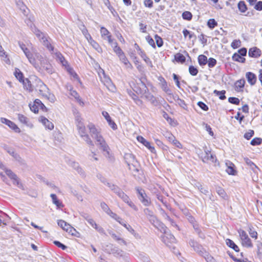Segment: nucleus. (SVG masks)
Segmentation results:
<instances>
[{"instance_id":"f257e3e1","label":"nucleus","mask_w":262,"mask_h":262,"mask_svg":"<svg viewBox=\"0 0 262 262\" xmlns=\"http://www.w3.org/2000/svg\"><path fill=\"white\" fill-rule=\"evenodd\" d=\"M87 126L91 137L98 142V145L100 146V147L104 152V155L106 157L110 158V148L102 137L99 129L97 128L92 123H89Z\"/></svg>"},{"instance_id":"f03ea898","label":"nucleus","mask_w":262,"mask_h":262,"mask_svg":"<svg viewBox=\"0 0 262 262\" xmlns=\"http://www.w3.org/2000/svg\"><path fill=\"white\" fill-rule=\"evenodd\" d=\"M35 56L36 60L35 64H33V66L40 72L52 73L53 72L52 67L47 59L38 53H36Z\"/></svg>"},{"instance_id":"7ed1b4c3","label":"nucleus","mask_w":262,"mask_h":262,"mask_svg":"<svg viewBox=\"0 0 262 262\" xmlns=\"http://www.w3.org/2000/svg\"><path fill=\"white\" fill-rule=\"evenodd\" d=\"M106 185L110 189L116 194L122 200L127 204V205L134 210L137 209L136 205L130 200L128 195H127L118 186L111 183H106Z\"/></svg>"},{"instance_id":"20e7f679","label":"nucleus","mask_w":262,"mask_h":262,"mask_svg":"<svg viewBox=\"0 0 262 262\" xmlns=\"http://www.w3.org/2000/svg\"><path fill=\"white\" fill-rule=\"evenodd\" d=\"M56 59L62 64V65L65 67L69 74L71 77H73V80H78L79 79L77 74L75 72L72 68L69 67L68 64V62L65 60L64 57L60 53L57 52L55 53Z\"/></svg>"},{"instance_id":"39448f33","label":"nucleus","mask_w":262,"mask_h":262,"mask_svg":"<svg viewBox=\"0 0 262 262\" xmlns=\"http://www.w3.org/2000/svg\"><path fill=\"white\" fill-rule=\"evenodd\" d=\"M78 134L85 141L86 144L90 146L94 147V144L92 140L91 139L89 135L86 133L85 127L83 124H79L76 125Z\"/></svg>"},{"instance_id":"423d86ee","label":"nucleus","mask_w":262,"mask_h":262,"mask_svg":"<svg viewBox=\"0 0 262 262\" xmlns=\"http://www.w3.org/2000/svg\"><path fill=\"white\" fill-rule=\"evenodd\" d=\"M33 31L40 41L48 48L49 51H53V47L50 44L49 41L48 40L47 37L43 33L40 32V31L36 28H34L33 29Z\"/></svg>"},{"instance_id":"0eeeda50","label":"nucleus","mask_w":262,"mask_h":262,"mask_svg":"<svg viewBox=\"0 0 262 262\" xmlns=\"http://www.w3.org/2000/svg\"><path fill=\"white\" fill-rule=\"evenodd\" d=\"M161 232L164 233V235L161 236L162 241L166 245L168 246L169 244L174 243L176 242L174 236L170 232L167 231V228L165 226V229H160L159 230Z\"/></svg>"},{"instance_id":"6e6552de","label":"nucleus","mask_w":262,"mask_h":262,"mask_svg":"<svg viewBox=\"0 0 262 262\" xmlns=\"http://www.w3.org/2000/svg\"><path fill=\"white\" fill-rule=\"evenodd\" d=\"M130 86L134 92L141 96L148 90L145 83H132Z\"/></svg>"},{"instance_id":"1a4fd4ad","label":"nucleus","mask_w":262,"mask_h":262,"mask_svg":"<svg viewBox=\"0 0 262 262\" xmlns=\"http://www.w3.org/2000/svg\"><path fill=\"white\" fill-rule=\"evenodd\" d=\"M136 190L138 193V197L142 203L145 206H149L151 202L145 192L144 190L139 187H136Z\"/></svg>"},{"instance_id":"9d476101","label":"nucleus","mask_w":262,"mask_h":262,"mask_svg":"<svg viewBox=\"0 0 262 262\" xmlns=\"http://www.w3.org/2000/svg\"><path fill=\"white\" fill-rule=\"evenodd\" d=\"M189 244L199 255L203 257L205 254H207L206 250L194 239H190Z\"/></svg>"},{"instance_id":"9b49d317","label":"nucleus","mask_w":262,"mask_h":262,"mask_svg":"<svg viewBox=\"0 0 262 262\" xmlns=\"http://www.w3.org/2000/svg\"><path fill=\"white\" fill-rule=\"evenodd\" d=\"M238 233L243 246L247 248H252L253 247V244L246 232L244 230H240L238 231Z\"/></svg>"},{"instance_id":"f8f14e48","label":"nucleus","mask_w":262,"mask_h":262,"mask_svg":"<svg viewBox=\"0 0 262 262\" xmlns=\"http://www.w3.org/2000/svg\"><path fill=\"white\" fill-rule=\"evenodd\" d=\"M19 45L20 48L21 49V50L23 51L24 53H25L26 56L28 59L29 62L33 65L35 64V61L36 60V57L35 56V54L36 53H34V54H32L30 53L29 49H27L25 45L23 43H19Z\"/></svg>"},{"instance_id":"ddd939ff","label":"nucleus","mask_w":262,"mask_h":262,"mask_svg":"<svg viewBox=\"0 0 262 262\" xmlns=\"http://www.w3.org/2000/svg\"><path fill=\"white\" fill-rule=\"evenodd\" d=\"M68 164L73 167L75 170L77 171L78 174H79L82 178L86 177V174L83 169L80 167L79 164L74 161L70 160Z\"/></svg>"},{"instance_id":"4468645a","label":"nucleus","mask_w":262,"mask_h":262,"mask_svg":"<svg viewBox=\"0 0 262 262\" xmlns=\"http://www.w3.org/2000/svg\"><path fill=\"white\" fill-rule=\"evenodd\" d=\"M149 221L152 224L154 227L160 230V229H165V226L159 221L156 216L153 214L150 217L147 218Z\"/></svg>"},{"instance_id":"2eb2a0df","label":"nucleus","mask_w":262,"mask_h":262,"mask_svg":"<svg viewBox=\"0 0 262 262\" xmlns=\"http://www.w3.org/2000/svg\"><path fill=\"white\" fill-rule=\"evenodd\" d=\"M205 155L202 158V161L204 162H208V161L214 162L216 161V159L215 156L211 154L210 151H209V150H207V149L206 148L205 149Z\"/></svg>"},{"instance_id":"dca6fc26","label":"nucleus","mask_w":262,"mask_h":262,"mask_svg":"<svg viewBox=\"0 0 262 262\" xmlns=\"http://www.w3.org/2000/svg\"><path fill=\"white\" fill-rule=\"evenodd\" d=\"M137 140L146 147L152 153H156V149L154 146L150 145L149 142L147 141L142 136H138Z\"/></svg>"},{"instance_id":"f3484780","label":"nucleus","mask_w":262,"mask_h":262,"mask_svg":"<svg viewBox=\"0 0 262 262\" xmlns=\"http://www.w3.org/2000/svg\"><path fill=\"white\" fill-rule=\"evenodd\" d=\"M124 159L127 163L129 169H132L130 165H134L137 163L135 157L131 154H126L124 156Z\"/></svg>"},{"instance_id":"a211bd4d","label":"nucleus","mask_w":262,"mask_h":262,"mask_svg":"<svg viewBox=\"0 0 262 262\" xmlns=\"http://www.w3.org/2000/svg\"><path fill=\"white\" fill-rule=\"evenodd\" d=\"M102 115L106 120L108 124L110 127L114 130H116L117 128V126L114 121L111 119L108 113L107 112L103 111L102 113Z\"/></svg>"},{"instance_id":"6ab92c4d","label":"nucleus","mask_w":262,"mask_h":262,"mask_svg":"<svg viewBox=\"0 0 262 262\" xmlns=\"http://www.w3.org/2000/svg\"><path fill=\"white\" fill-rule=\"evenodd\" d=\"M39 120L42 123L46 128L50 130H52L54 128L53 124L46 117L40 116L39 118Z\"/></svg>"},{"instance_id":"aec40b11","label":"nucleus","mask_w":262,"mask_h":262,"mask_svg":"<svg viewBox=\"0 0 262 262\" xmlns=\"http://www.w3.org/2000/svg\"><path fill=\"white\" fill-rule=\"evenodd\" d=\"M261 54L260 50L256 47L250 48L249 50L248 54L250 57L257 58L260 56Z\"/></svg>"},{"instance_id":"412c9836","label":"nucleus","mask_w":262,"mask_h":262,"mask_svg":"<svg viewBox=\"0 0 262 262\" xmlns=\"http://www.w3.org/2000/svg\"><path fill=\"white\" fill-rule=\"evenodd\" d=\"M143 98H145L148 101H150L152 104L156 105L157 101L155 97L148 92V90L141 96Z\"/></svg>"},{"instance_id":"4be33fe9","label":"nucleus","mask_w":262,"mask_h":262,"mask_svg":"<svg viewBox=\"0 0 262 262\" xmlns=\"http://www.w3.org/2000/svg\"><path fill=\"white\" fill-rule=\"evenodd\" d=\"M51 198H52V202L54 204H55L57 208H60L63 207V205L62 202H60L57 198V196L55 194H51L50 195Z\"/></svg>"},{"instance_id":"5701e85b","label":"nucleus","mask_w":262,"mask_h":262,"mask_svg":"<svg viewBox=\"0 0 262 262\" xmlns=\"http://www.w3.org/2000/svg\"><path fill=\"white\" fill-rule=\"evenodd\" d=\"M226 244L229 247L233 249L235 251L238 252L239 251L238 247L231 239H226Z\"/></svg>"},{"instance_id":"b1692460","label":"nucleus","mask_w":262,"mask_h":262,"mask_svg":"<svg viewBox=\"0 0 262 262\" xmlns=\"http://www.w3.org/2000/svg\"><path fill=\"white\" fill-rule=\"evenodd\" d=\"M173 99L182 108L186 110H187V105L186 104L185 102L183 100L179 98V97L177 96L173 97Z\"/></svg>"},{"instance_id":"393cba45","label":"nucleus","mask_w":262,"mask_h":262,"mask_svg":"<svg viewBox=\"0 0 262 262\" xmlns=\"http://www.w3.org/2000/svg\"><path fill=\"white\" fill-rule=\"evenodd\" d=\"M73 114L75 117L76 124H83V119L81 117L79 112L77 110L73 111Z\"/></svg>"},{"instance_id":"a878e982","label":"nucleus","mask_w":262,"mask_h":262,"mask_svg":"<svg viewBox=\"0 0 262 262\" xmlns=\"http://www.w3.org/2000/svg\"><path fill=\"white\" fill-rule=\"evenodd\" d=\"M18 119L23 124H24L27 126H30L29 119L25 116L18 114L17 115Z\"/></svg>"},{"instance_id":"bb28decb","label":"nucleus","mask_w":262,"mask_h":262,"mask_svg":"<svg viewBox=\"0 0 262 262\" xmlns=\"http://www.w3.org/2000/svg\"><path fill=\"white\" fill-rule=\"evenodd\" d=\"M119 58L120 60L124 63L126 68H129L132 67L131 63L129 62L124 54H122V55L119 56Z\"/></svg>"},{"instance_id":"cd10ccee","label":"nucleus","mask_w":262,"mask_h":262,"mask_svg":"<svg viewBox=\"0 0 262 262\" xmlns=\"http://www.w3.org/2000/svg\"><path fill=\"white\" fill-rule=\"evenodd\" d=\"M70 94H71V95L73 96L76 99V100L79 103V104H80L81 105H84L83 102L82 101L79 94L76 91L71 90H70Z\"/></svg>"},{"instance_id":"c85d7f7f","label":"nucleus","mask_w":262,"mask_h":262,"mask_svg":"<svg viewBox=\"0 0 262 262\" xmlns=\"http://www.w3.org/2000/svg\"><path fill=\"white\" fill-rule=\"evenodd\" d=\"M226 165L227 166V168L226 170V172L229 174L235 175V174L236 173V171L234 168V164H232V163H229V165H228V163H226Z\"/></svg>"},{"instance_id":"c756f323","label":"nucleus","mask_w":262,"mask_h":262,"mask_svg":"<svg viewBox=\"0 0 262 262\" xmlns=\"http://www.w3.org/2000/svg\"><path fill=\"white\" fill-rule=\"evenodd\" d=\"M4 149L10 154L11 155V156H12L13 157H14L16 160H19V159H20V158L19 157L18 155H17V154H16L14 150L8 147V146L7 145H5L4 146Z\"/></svg>"},{"instance_id":"7c9ffc66","label":"nucleus","mask_w":262,"mask_h":262,"mask_svg":"<svg viewBox=\"0 0 262 262\" xmlns=\"http://www.w3.org/2000/svg\"><path fill=\"white\" fill-rule=\"evenodd\" d=\"M216 191L217 194L223 199H226L227 195L223 188L221 187H217L216 188Z\"/></svg>"},{"instance_id":"2f4dec72","label":"nucleus","mask_w":262,"mask_h":262,"mask_svg":"<svg viewBox=\"0 0 262 262\" xmlns=\"http://www.w3.org/2000/svg\"><path fill=\"white\" fill-rule=\"evenodd\" d=\"M198 62L200 66H203L207 63V58L204 55H200L198 57Z\"/></svg>"},{"instance_id":"473e14b6","label":"nucleus","mask_w":262,"mask_h":262,"mask_svg":"<svg viewBox=\"0 0 262 262\" xmlns=\"http://www.w3.org/2000/svg\"><path fill=\"white\" fill-rule=\"evenodd\" d=\"M245 83H234V87L235 91L237 92H243Z\"/></svg>"},{"instance_id":"72a5a7b5","label":"nucleus","mask_w":262,"mask_h":262,"mask_svg":"<svg viewBox=\"0 0 262 262\" xmlns=\"http://www.w3.org/2000/svg\"><path fill=\"white\" fill-rule=\"evenodd\" d=\"M193 227L194 230L197 233V234H198V235L200 237H201V238H205V235L202 233L201 230L200 228V226H199V225L198 224H197L196 223V224H194L193 225Z\"/></svg>"},{"instance_id":"f704fd0d","label":"nucleus","mask_w":262,"mask_h":262,"mask_svg":"<svg viewBox=\"0 0 262 262\" xmlns=\"http://www.w3.org/2000/svg\"><path fill=\"white\" fill-rule=\"evenodd\" d=\"M232 59L234 61L241 62L242 63H244L245 61V58L244 57H242V56H241L238 53H234L233 55Z\"/></svg>"},{"instance_id":"c9c22d12","label":"nucleus","mask_w":262,"mask_h":262,"mask_svg":"<svg viewBox=\"0 0 262 262\" xmlns=\"http://www.w3.org/2000/svg\"><path fill=\"white\" fill-rule=\"evenodd\" d=\"M100 207L103 211H104L107 215H108L109 213L112 211L108 206L105 202H101Z\"/></svg>"},{"instance_id":"e433bc0d","label":"nucleus","mask_w":262,"mask_h":262,"mask_svg":"<svg viewBox=\"0 0 262 262\" xmlns=\"http://www.w3.org/2000/svg\"><path fill=\"white\" fill-rule=\"evenodd\" d=\"M225 93H226V91L225 90H223L221 91H219L217 90L214 91V94H215L216 95L219 96V98L221 100H224L226 99V97L225 95Z\"/></svg>"},{"instance_id":"4c0bfd02","label":"nucleus","mask_w":262,"mask_h":262,"mask_svg":"<svg viewBox=\"0 0 262 262\" xmlns=\"http://www.w3.org/2000/svg\"><path fill=\"white\" fill-rule=\"evenodd\" d=\"M14 75L16 77V78H17V79H18L19 81V82H24V81L23 80V73L21 72V71L19 69H15V71L14 72Z\"/></svg>"},{"instance_id":"58836bf2","label":"nucleus","mask_w":262,"mask_h":262,"mask_svg":"<svg viewBox=\"0 0 262 262\" xmlns=\"http://www.w3.org/2000/svg\"><path fill=\"white\" fill-rule=\"evenodd\" d=\"M174 59L177 62H184L186 58L181 53H177L174 55Z\"/></svg>"},{"instance_id":"ea45409f","label":"nucleus","mask_w":262,"mask_h":262,"mask_svg":"<svg viewBox=\"0 0 262 262\" xmlns=\"http://www.w3.org/2000/svg\"><path fill=\"white\" fill-rule=\"evenodd\" d=\"M246 78H247V80L248 82H252L254 81V82H255L256 77V76L251 72H247L246 74Z\"/></svg>"},{"instance_id":"a19ab883","label":"nucleus","mask_w":262,"mask_h":262,"mask_svg":"<svg viewBox=\"0 0 262 262\" xmlns=\"http://www.w3.org/2000/svg\"><path fill=\"white\" fill-rule=\"evenodd\" d=\"M238 8L239 10L242 12L244 13L246 12V11L247 9V6L243 1H240L238 4Z\"/></svg>"},{"instance_id":"79ce46f5","label":"nucleus","mask_w":262,"mask_h":262,"mask_svg":"<svg viewBox=\"0 0 262 262\" xmlns=\"http://www.w3.org/2000/svg\"><path fill=\"white\" fill-rule=\"evenodd\" d=\"M8 126L15 133H19L20 132V128L12 121L10 122V123L8 124Z\"/></svg>"},{"instance_id":"37998d69","label":"nucleus","mask_w":262,"mask_h":262,"mask_svg":"<svg viewBox=\"0 0 262 262\" xmlns=\"http://www.w3.org/2000/svg\"><path fill=\"white\" fill-rule=\"evenodd\" d=\"M29 107L32 112H34V113H38L39 107L38 106L37 104L35 103V101L33 104H29Z\"/></svg>"},{"instance_id":"c03bdc74","label":"nucleus","mask_w":262,"mask_h":262,"mask_svg":"<svg viewBox=\"0 0 262 262\" xmlns=\"http://www.w3.org/2000/svg\"><path fill=\"white\" fill-rule=\"evenodd\" d=\"M35 103L38 104V106H39L40 109L42 110L43 111L47 112V108L45 106V105L41 102V101L39 99H35Z\"/></svg>"},{"instance_id":"a18cd8bd","label":"nucleus","mask_w":262,"mask_h":262,"mask_svg":"<svg viewBox=\"0 0 262 262\" xmlns=\"http://www.w3.org/2000/svg\"><path fill=\"white\" fill-rule=\"evenodd\" d=\"M161 87L167 94L169 95L171 94V90L168 88L167 83H161Z\"/></svg>"},{"instance_id":"49530a36","label":"nucleus","mask_w":262,"mask_h":262,"mask_svg":"<svg viewBox=\"0 0 262 262\" xmlns=\"http://www.w3.org/2000/svg\"><path fill=\"white\" fill-rule=\"evenodd\" d=\"M208 27L211 29L217 25V22L214 19H210L207 23Z\"/></svg>"},{"instance_id":"de8ad7c7","label":"nucleus","mask_w":262,"mask_h":262,"mask_svg":"<svg viewBox=\"0 0 262 262\" xmlns=\"http://www.w3.org/2000/svg\"><path fill=\"white\" fill-rule=\"evenodd\" d=\"M58 225L66 231V226H67L68 228H70V225L62 220H59L58 221Z\"/></svg>"},{"instance_id":"09e8293b","label":"nucleus","mask_w":262,"mask_h":262,"mask_svg":"<svg viewBox=\"0 0 262 262\" xmlns=\"http://www.w3.org/2000/svg\"><path fill=\"white\" fill-rule=\"evenodd\" d=\"M203 257L205 259L207 262H217V261L210 255L208 252H207V254H205Z\"/></svg>"},{"instance_id":"8fccbe9b","label":"nucleus","mask_w":262,"mask_h":262,"mask_svg":"<svg viewBox=\"0 0 262 262\" xmlns=\"http://www.w3.org/2000/svg\"><path fill=\"white\" fill-rule=\"evenodd\" d=\"M104 85L111 92H115L116 91V87L114 83H104Z\"/></svg>"},{"instance_id":"3c124183","label":"nucleus","mask_w":262,"mask_h":262,"mask_svg":"<svg viewBox=\"0 0 262 262\" xmlns=\"http://www.w3.org/2000/svg\"><path fill=\"white\" fill-rule=\"evenodd\" d=\"M100 33L101 36L103 39H105V37L110 34V32L103 27H101Z\"/></svg>"},{"instance_id":"603ef678","label":"nucleus","mask_w":262,"mask_h":262,"mask_svg":"<svg viewBox=\"0 0 262 262\" xmlns=\"http://www.w3.org/2000/svg\"><path fill=\"white\" fill-rule=\"evenodd\" d=\"M163 135L166 138L169 142H171L175 138V137L170 132H166Z\"/></svg>"},{"instance_id":"864d4df0","label":"nucleus","mask_w":262,"mask_h":262,"mask_svg":"<svg viewBox=\"0 0 262 262\" xmlns=\"http://www.w3.org/2000/svg\"><path fill=\"white\" fill-rule=\"evenodd\" d=\"M182 17L184 19L189 20L192 18V14L189 11H185L182 14Z\"/></svg>"},{"instance_id":"5fc2aeb1","label":"nucleus","mask_w":262,"mask_h":262,"mask_svg":"<svg viewBox=\"0 0 262 262\" xmlns=\"http://www.w3.org/2000/svg\"><path fill=\"white\" fill-rule=\"evenodd\" d=\"M245 161L246 162V163L249 165L251 168L254 170V168H257L258 169V167L250 159L248 158H245Z\"/></svg>"},{"instance_id":"6e6d98bb","label":"nucleus","mask_w":262,"mask_h":262,"mask_svg":"<svg viewBox=\"0 0 262 262\" xmlns=\"http://www.w3.org/2000/svg\"><path fill=\"white\" fill-rule=\"evenodd\" d=\"M241 45V41L240 40H234L231 43V46L233 49H236L239 47Z\"/></svg>"},{"instance_id":"4d7b16f0","label":"nucleus","mask_w":262,"mask_h":262,"mask_svg":"<svg viewBox=\"0 0 262 262\" xmlns=\"http://www.w3.org/2000/svg\"><path fill=\"white\" fill-rule=\"evenodd\" d=\"M262 141V139L260 138H255L252 139L251 141V144L252 145L255 146L259 145Z\"/></svg>"},{"instance_id":"13d9d810","label":"nucleus","mask_w":262,"mask_h":262,"mask_svg":"<svg viewBox=\"0 0 262 262\" xmlns=\"http://www.w3.org/2000/svg\"><path fill=\"white\" fill-rule=\"evenodd\" d=\"M13 184L16 185L19 187V188L24 190V186L20 182L19 179L17 177H16V179H13Z\"/></svg>"},{"instance_id":"bf43d9fd","label":"nucleus","mask_w":262,"mask_h":262,"mask_svg":"<svg viewBox=\"0 0 262 262\" xmlns=\"http://www.w3.org/2000/svg\"><path fill=\"white\" fill-rule=\"evenodd\" d=\"M228 101L232 104L236 105H238L240 102L239 99L236 97H229L228 98Z\"/></svg>"},{"instance_id":"052dcab7","label":"nucleus","mask_w":262,"mask_h":262,"mask_svg":"<svg viewBox=\"0 0 262 262\" xmlns=\"http://www.w3.org/2000/svg\"><path fill=\"white\" fill-rule=\"evenodd\" d=\"M207 62L209 68H213L215 66L216 63V60L213 58H210L207 61Z\"/></svg>"},{"instance_id":"680f3d73","label":"nucleus","mask_w":262,"mask_h":262,"mask_svg":"<svg viewBox=\"0 0 262 262\" xmlns=\"http://www.w3.org/2000/svg\"><path fill=\"white\" fill-rule=\"evenodd\" d=\"M114 52L118 55V57L124 54L121 49L119 47H114Z\"/></svg>"},{"instance_id":"e2e57ef3","label":"nucleus","mask_w":262,"mask_h":262,"mask_svg":"<svg viewBox=\"0 0 262 262\" xmlns=\"http://www.w3.org/2000/svg\"><path fill=\"white\" fill-rule=\"evenodd\" d=\"M189 71L190 74L193 76L196 75L198 73V69L192 66L189 67Z\"/></svg>"},{"instance_id":"0e129e2a","label":"nucleus","mask_w":262,"mask_h":262,"mask_svg":"<svg viewBox=\"0 0 262 262\" xmlns=\"http://www.w3.org/2000/svg\"><path fill=\"white\" fill-rule=\"evenodd\" d=\"M155 38L156 39V43L158 47H161L163 45V40L158 35H156L155 36Z\"/></svg>"},{"instance_id":"69168bd1","label":"nucleus","mask_w":262,"mask_h":262,"mask_svg":"<svg viewBox=\"0 0 262 262\" xmlns=\"http://www.w3.org/2000/svg\"><path fill=\"white\" fill-rule=\"evenodd\" d=\"M109 216L115 220L117 222H120V220H122V219L117 214L113 212L112 211L109 213Z\"/></svg>"},{"instance_id":"338daca9","label":"nucleus","mask_w":262,"mask_h":262,"mask_svg":"<svg viewBox=\"0 0 262 262\" xmlns=\"http://www.w3.org/2000/svg\"><path fill=\"white\" fill-rule=\"evenodd\" d=\"M24 88L29 92H32L33 91V86L31 83H23Z\"/></svg>"},{"instance_id":"774afa93","label":"nucleus","mask_w":262,"mask_h":262,"mask_svg":"<svg viewBox=\"0 0 262 262\" xmlns=\"http://www.w3.org/2000/svg\"><path fill=\"white\" fill-rule=\"evenodd\" d=\"M6 174L12 180L13 179H16L17 176L13 173L11 170H6Z\"/></svg>"}]
</instances>
